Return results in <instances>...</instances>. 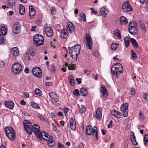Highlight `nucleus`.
<instances>
[{
    "label": "nucleus",
    "instance_id": "obj_34",
    "mask_svg": "<svg viewBox=\"0 0 148 148\" xmlns=\"http://www.w3.org/2000/svg\"><path fill=\"white\" fill-rule=\"evenodd\" d=\"M124 42L126 47L129 46V43L130 41L128 37L126 36L124 38Z\"/></svg>",
    "mask_w": 148,
    "mask_h": 148
},
{
    "label": "nucleus",
    "instance_id": "obj_25",
    "mask_svg": "<svg viewBox=\"0 0 148 148\" xmlns=\"http://www.w3.org/2000/svg\"><path fill=\"white\" fill-rule=\"evenodd\" d=\"M9 136H7V137L11 141L14 140L15 137V132L14 130H13L12 132L9 134Z\"/></svg>",
    "mask_w": 148,
    "mask_h": 148
},
{
    "label": "nucleus",
    "instance_id": "obj_36",
    "mask_svg": "<svg viewBox=\"0 0 148 148\" xmlns=\"http://www.w3.org/2000/svg\"><path fill=\"white\" fill-rule=\"evenodd\" d=\"M79 16L82 18H80L81 21H83L85 22L86 21V18L85 14L83 12H81L80 13Z\"/></svg>",
    "mask_w": 148,
    "mask_h": 148
},
{
    "label": "nucleus",
    "instance_id": "obj_27",
    "mask_svg": "<svg viewBox=\"0 0 148 148\" xmlns=\"http://www.w3.org/2000/svg\"><path fill=\"white\" fill-rule=\"evenodd\" d=\"M128 103H126L125 104H122L120 108L121 111H124L126 110H128Z\"/></svg>",
    "mask_w": 148,
    "mask_h": 148
},
{
    "label": "nucleus",
    "instance_id": "obj_50",
    "mask_svg": "<svg viewBox=\"0 0 148 148\" xmlns=\"http://www.w3.org/2000/svg\"><path fill=\"white\" fill-rule=\"evenodd\" d=\"M139 116L140 119L144 120L145 119V117L144 116L143 114H142V112L140 111L139 112Z\"/></svg>",
    "mask_w": 148,
    "mask_h": 148
},
{
    "label": "nucleus",
    "instance_id": "obj_33",
    "mask_svg": "<svg viewBox=\"0 0 148 148\" xmlns=\"http://www.w3.org/2000/svg\"><path fill=\"white\" fill-rule=\"evenodd\" d=\"M1 32L3 35H5L7 33V29L5 26H2L1 28Z\"/></svg>",
    "mask_w": 148,
    "mask_h": 148
},
{
    "label": "nucleus",
    "instance_id": "obj_64",
    "mask_svg": "<svg viewBox=\"0 0 148 148\" xmlns=\"http://www.w3.org/2000/svg\"><path fill=\"white\" fill-rule=\"evenodd\" d=\"M29 69L28 67H26L24 71L26 73H29Z\"/></svg>",
    "mask_w": 148,
    "mask_h": 148
},
{
    "label": "nucleus",
    "instance_id": "obj_10",
    "mask_svg": "<svg viewBox=\"0 0 148 148\" xmlns=\"http://www.w3.org/2000/svg\"><path fill=\"white\" fill-rule=\"evenodd\" d=\"M21 25L18 22H15L14 24L12 27L13 32L15 34L19 33L21 31Z\"/></svg>",
    "mask_w": 148,
    "mask_h": 148
},
{
    "label": "nucleus",
    "instance_id": "obj_38",
    "mask_svg": "<svg viewBox=\"0 0 148 148\" xmlns=\"http://www.w3.org/2000/svg\"><path fill=\"white\" fill-rule=\"evenodd\" d=\"M76 66L75 64H70L68 66V70H74L75 69Z\"/></svg>",
    "mask_w": 148,
    "mask_h": 148
},
{
    "label": "nucleus",
    "instance_id": "obj_13",
    "mask_svg": "<svg viewBox=\"0 0 148 148\" xmlns=\"http://www.w3.org/2000/svg\"><path fill=\"white\" fill-rule=\"evenodd\" d=\"M45 32L48 37H51L53 35V30L51 27H47L45 29Z\"/></svg>",
    "mask_w": 148,
    "mask_h": 148
},
{
    "label": "nucleus",
    "instance_id": "obj_6",
    "mask_svg": "<svg viewBox=\"0 0 148 148\" xmlns=\"http://www.w3.org/2000/svg\"><path fill=\"white\" fill-rule=\"evenodd\" d=\"M123 67H119L113 66L111 68V73L116 76L117 77H118V75L122 73L123 71Z\"/></svg>",
    "mask_w": 148,
    "mask_h": 148
},
{
    "label": "nucleus",
    "instance_id": "obj_37",
    "mask_svg": "<svg viewBox=\"0 0 148 148\" xmlns=\"http://www.w3.org/2000/svg\"><path fill=\"white\" fill-rule=\"evenodd\" d=\"M144 145L145 146H148V135L145 134L144 138Z\"/></svg>",
    "mask_w": 148,
    "mask_h": 148
},
{
    "label": "nucleus",
    "instance_id": "obj_9",
    "mask_svg": "<svg viewBox=\"0 0 148 148\" xmlns=\"http://www.w3.org/2000/svg\"><path fill=\"white\" fill-rule=\"evenodd\" d=\"M32 73L33 75L38 78H40L42 77V71L39 67L34 68L32 70Z\"/></svg>",
    "mask_w": 148,
    "mask_h": 148
},
{
    "label": "nucleus",
    "instance_id": "obj_20",
    "mask_svg": "<svg viewBox=\"0 0 148 148\" xmlns=\"http://www.w3.org/2000/svg\"><path fill=\"white\" fill-rule=\"evenodd\" d=\"M111 114L115 117L120 118L122 114L121 112L114 110L112 111Z\"/></svg>",
    "mask_w": 148,
    "mask_h": 148
},
{
    "label": "nucleus",
    "instance_id": "obj_16",
    "mask_svg": "<svg viewBox=\"0 0 148 148\" xmlns=\"http://www.w3.org/2000/svg\"><path fill=\"white\" fill-rule=\"evenodd\" d=\"M120 23L121 25H126L127 24L128 21L127 19L124 16H121L120 18Z\"/></svg>",
    "mask_w": 148,
    "mask_h": 148
},
{
    "label": "nucleus",
    "instance_id": "obj_47",
    "mask_svg": "<svg viewBox=\"0 0 148 148\" xmlns=\"http://www.w3.org/2000/svg\"><path fill=\"white\" fill-rule=\"evenodd\" d=\"M131 133H132V134L131 135L130 138L131 142H133V140H136V137L134 135V133L133 132H131Z\"/></svg>",
    "mask_w": 148,
    "mask_h": 148
},
{
    "label": "nucleus",
    "instance_id": "obj_23",
    "mask_svg": "<svg viewBox=\"0 0 148 148\" xmlns=\"http://www.w3.org/2000/svg\"><path fill=\"white\" fill-rule=\"evenodd\" d=\"M100 91L103 97L104 96L106 97V94L107 95L108 94L107 93V89L103 85H102L101 86Z\"/></svg>",
    "mask_w": 148,
    "mask_h": 148
},
{
    "label": "nucleus",
    "instance_id": "obj_56",
    "mask_svg": "<svg viewBox=\"0 0 148 148\" xmlns=\"http://www.w3.org/2000/svg\"><path fill=\"white\" fill-rule=\"evenodd\" d=\"M131 94L132 95H134L135 94V90L134 88H132L130 90Z\"/></svg>",
    "mask_w": 148,
    "mask_h": 148
},
{
    "label": "nucleus",
    "instance_id": "obj_4",
    "mask_svg": "<svg viewBox=\"0 0 148 148\" xmlns=\"http://www.w3.org/2000/svg\"><path fill=\"white\" fill-rule=\"evenodd\" d=\"M44 39L43 37L40 34H36L33 37V41L37 46L42 45L43 44Z\"/></svg>",
    "mask_w": 148,
    "mask_h": 148
},
{
    "label": "nucleus",
    "instance_id": "obj_41",
    "mask_svg": "<svg viewBox=\"0 0 148 148\" xmlns=\"http://www.w3.org/2000/svg\"><path fill=\"white\" fill-rule=\"evenodd\" d=\"M35 92L36 95L41 96L42 95V92L41 90L38 88H36L35 89Z\"/></svg>",
    "mask_w": 148,
    "mask_h": 148
},
{
    "label": "nucleus",
    "instance_id": "obj_8",
    "mask_svg": "<svg viewBox=\"0 0 148 148\" xmlns=\"http://www.w3.org/2000/svg\"><path fill=\"white\" fill-rule=\"evenodd\" d=\"M123 11L125 12H128L132 11V8L130 4L128 1H126L123 4L122 6Z\"/></svg>",
    "mask_w": 148,
    "mask_h": 148
},
{
    "label": "nucleus",
    "instance_id": "obj_26",
    "mask_svg": "<svg viewBox=\"0 0 148 148\" xmlns=\"http://www.w3.org/2000/svg\"><path fill=\"white\" fill-rule=\"evenodd\" d=\"M69 33L68 31L65 29H63L61 31V36L63 38H66V37L65 36H67Z\"/></svg>",
    "mask_w": 148,
    "mask_h": 148
},
{
    "label": "nucleus",
    "instance_id": "obj_21",
    "mask_svg": "<svg viewBox=\"0 0 148 148\" xmlns=\"http://www.w3.org/2000/svg\"><path fill=\"white\" fill-rule=\"evenodd\" d=\"M42 133V134H39V135H40V138L39 137H37L38 138L41 140L42 138L43 139L46 140H47V139H45L44 136H45V138H48V136H49L48 134L47 133H46L45 131H42L41 132H40V134Z\"/></svg>",
    "mask_w": 148,
    "mask_h": 148
},
{
    "label": "nucleus",
    "instance_id": "obj_54",
    "mask_svg": "<svg viewBox=\"0 0 148 148\" xmlns=\"http://www.w3.org/2000/svg\"><path fill=\"white\" fill-rule=\"evenodd\" d=\"M144 98L145 101H148V93H147L144 95Z\"/></svg>",
    "mask_w": 148,
    "mask_h": 148
},
{
    "label": "nucleus",
    "instance_id": "obj_46",
    "mask_svg": "<svg viewBox=\"0 0 148 148\" xmlns=\"http://www.w3.org/2000/svg\"><path fill=\"white\" fill-rule=\"evenodd\" d=\"M73 93L76 97H78L79 95V91L78 89H75L73 91Z\"/></svg>",
    "mask_w": 148,
    "mask_h": 148
},
{
    "label": "nucleus",
    "instance_id": "obj_24",
    "mask_svg": "<svg viewBox=\"0 0 148 148\" xmlns=\"http://www.w3.org/2000/svg\"><path fill=\"white\" fill-rule=\"evenodd\" d=\"M68 79L70 84L72 86H74L75 85L74 77L72 75H70L68 77Z\"/></svg>",
    "mask_w": 148,
    "mask_h": 148
},
{
    "label": "nucleus",
    "instance_id": "obj_49",
    "mask_svg": "<svg viewBox=\"0 0 148 148\" xmlns=\"http://www.w3.org/2000/svg\"><path fill=\"white\" fill-rule=\"evenodd\" d=\"M35 12H29V14L30 16V17L31 18H33V17L35 15Z\"/></svg>",
    "mask_w": 148,
    "mask_h": 148
},
{
    "label": "nucleus",
    "instance_id": "obj_32",
    "mask_svg": "<svg viewBox=\"0 0 148 148\" xmlns=\"http://www.w3.org/2000/svg\"><path fill=\"white\" fill-rule=\"evenodd\" d=\"M29 104L31 107L36 109L40 108V107L39 106L37 103H36L34 102H30Z\"/></svg>",
    "mask_w": 148,
    "mask_h": 148
},
{
    "label": "nucleus",
    "instance_id": "obj_39",
    "mask_svg": "<svg viewBox=\"0 0 148 148\" xmlns=\"http://www.w3.org/2000/svg\"><path fill=\"white\" fill-rule=\"evenodd\" d=\"M115 35L119 38H121L120 32L119 29H116L114 31Z\"/></svg>",
    "mask_w": 148,
    "mask_h": 148
},
{
    "label": "nucleus",
    "instance_id": "obj_22",
    "mask_svg": "<svg viewBox=\"0 0 148 148\" xmlns=\"http://www.w3.org/2000/svg\"><path fill=\"white\" fill-rule=\"evenodd\" d=\"M19 13L21 15L24 14L25 13V8L23 5L22 4L19 5Z\"/></svg>",
    "mask_w": 148,
    "mask_h": 148
},
{
    "label": "nucleus",
    "instance_id": "obj_55",
    "mask_svg": "<svg viewBox=\"0 0 148 148\" xmlns=\"http://www.w3.org/2000/svg\"><path fill=\"white\" fill-rule=\"evenodd\" d=\"M29 12H35V10L33 6L32 5L29 6Z\"/></svg>",
    "mask_w": 148,
    "mask_h": 148
},
{
    "label": "nucleus",
    "instance_id": "obj_14",
    "mask_svg": "<svg viewBox=\"0 0 148 148\" xmlns=\"http://www.w3.org/2000/svg\"><path fill=\"white\" fill-rule=\"evenodd\" d=\"M70 121L71 129L72 130H75L76 129V124L75 119L72 118Z\"/></svg>",
    "mask_w": 148,
    "mask_h": 148
},
{
    "label": "nucleus",
    "instance_id": "obj_7",
    "mask_svg": "<svg viewBox=\"0 0 148 148\" xmlns=\"http://www.w3.org/2000/svg\"><path fill=\"white\" fill-rule=\"evenodd\" d=\"M85 40H86L85 45L86 48L89 49H91L92 45V39L90 36L88 34H86Z\"/></svg>",
    "mask_w": 148,
    "mask_h": 148
},
{
    "label": "nucleus",
    "instance_id": "obj_29",
    "mask_svg": "<svg viewBox=\"0 0 148 148\" xmlns=\"http://www.w3.org/2000/svg\"><path fill=\"white\" fill-rule=\"evenodd\" d=\"M79 111L80 113L82 114H83L85 113L86 111V109L84 106L82 105L80 107L79 106Z\"/></svg>",
    "mask_w": 148,
    "mask_h": 148
},
{
    "label": "nucleus",
    "instance_id": "obj_5",
    "mask_svg": "<svg viewBox=\"0 0 148 148\" xmlns=\"http://www.w3.org/2000/svg\"><path fill=\"white\" fill-rule=\"evenodd\" d=\"M12 70L14 74H19L21 72L22 67L21 65L18 62L15 63L12 66Z\"/></svg>",
    "mask_w": 148,
    "mask_h": 148
},
{
    "label": "nucleus",
    "instance_id": "obj_57",
    "mask_svg": "<svg viewBox=\"0 0 148 148\" xmlns=\"http://www.w3.org/2000/svg\"><path fill=\"white\" fill-rule=\"evenodd\" d=\"M114 66H116L117 67H123L122 65L119 62L116 63L114 65Z\"/></svg>",
    "mask_w": 148,
    "mask_h": 148
},
{
    "label": "nucleus",
    "instance_id": "obj_12",
    "mask_svg": "<svg viewBox=\"0 0 148 148\" xmlns=\"http://www.w3.org/2000/svg\"><path fill=\"white\" fill-rule=\"evenodd\" d=\"M128 30L129 32L132 35H137L138 34L137 27H129Z\"/></svg>",
    "mask_w": 148,
    "mask_h": 148
},
{
    "label": "nucleus",
    "instance_id": "obj_63",
    "mask_svg": "<svg viewBox=\"0 0 148 148\" xmlns=\"http://www.w3.org/2000/svg\"><path fill=\"white\" fill-rule=\"evenodd\" d=\"M90 10L92 11V12L93 14H97V12L96 11H95V10L93 8H90Z\"/></svg>",
    "mask_w": 148,
    "mask_h": 148
},
{
    "label": "nucleus",
    "instance_id": "obj_18",
    "mask_svg": "<svg viewBox=\"0 0 148 148\" xmlns=\"http://www.w3.org/2000/svg\"><path fill=\"white\" fill-rule=\"evenodd\" d=\"M13 130H14L13 129L10 127H6L4 129V131L7 136H9V134L11 133Z\"/></svg>",
    "mask_w": 148,
    "mask_h": 148
},
{
    "label": "nucleus",
    "instance_id": "obj_52",
    "mask_svg": "<svg viewBox=\"0 0 148 148\" xmlns=\"http://www.w3.org/2000/svg\"><path fill=\"white\" fill-rule=\"evenodd\" d=\"M123 113V116L124 117H126L128 115V110H126L122 112Z\"/></svg>",
    "mask_w": 148,
    "mask_h": 148
},
{
    "label": "nucleus",
    "instance_id": "obj_44",
    "mask_svg": "<svg viewBox=\"0 0 148 148\" xmlns=\"http://www.w3.org/2000/svg\"><path fill=\"white\" fill-rule=\"evenodd\" d=\"M15 0H9L8 3L10 7H12L14 5L15 3Z\"/></svg>",
    "mask_w": 148,
    "mask_h": 148
},
{
    "label": "nucleus",
    "instance_id": "obj_51",
    "mask_svg": "<svg viewBox=\"0 0 148 148\" xmlns=\"http://www.w3.org/2000/svg\"><path fill=\"white\" fill-rule=\"evenodd\" d=\"M4 38L3 36L0 34V43H4Z\"/></svg>",
    "mask_w": 148,
    "mask_h": 148
},
{
    "label": "nucleus",
    "instance_id": "obj_58",
    "mask_svg": "<svg viewBox=\"0 0 148 148\" xmlns=\"http://www.w3.org/2000/svg\"><path fill=\"white\" fill-rule=\"evenodd\" d=\"M112 123L113 121L112 120H111L109 124L108 125V128H111L112 127Z\"/></svg>",
    "mask_w": 148,
    "mask_h": 148
},
{
    "label": "nucleus",
    "instance_id": "obj_28",
    "mask_svg": "<svg viewBox=\"0 0 148 148\" xmlns=\"http://www.w3.org/2000/svg\"><path fill=\"white\" fill-rule=\"evenodd\" d=\"M11 51L14 56H16L18 55L19 51L17 47H14L12 48Z\"/></svg>",
    "mask_w": 148,
    "mask_h": 148
},
{
    "label": "nucleus",
    "instance_id": "obj_60",
    "mask_svg": "<svg viewBox=\"0 0 148 148\" xmlns=\"http://www.w3.org/2000/svg\"><path fill=\"white\" fill-rule=\"evenodd\" d=\"M58 148H64V146L61 143L58 142Z\"/></svg>",
    "mask_w": 148,
    "mask_h": 148
},
{
    "label": "nucleus",
    "instance_id": "obj_3",
    "mask_svg": "<svg viewBox=\"0 0 148 148\" xmlns=\"http://www.w3.org/2000/svg\"><path fill=\"white\" fill-rule=\"evenodd\" d=\"M86 133L88 135H92L93 138L95 140L98 139L97 129L96 127L94 126L93 128L90 125H87L86 129Z\"/></svg>",
    "mask_w": 148,
    "mask_h": 148
},
{
    "label": "nucleus",
    "instance_id": "obj_61",
    "mask_svg": "<svg viewBox=\"0 0 148 148\" xmlns=\"http://www.w3.org/2000/svg\"><path fill=\"white\" fill-rule=\"evenodd\" d=\"M25 56L26 57V58H28V59L29 60H30L31 59V58L29 56V54L28 53H25Z\"/></svg>",
    "mask_w": 148,
    "mask_h": 148
},
{
    "label": "nucleus",
    "instance_id": "obj_30",
    "mask_svg": "<svg viewBox=\"0 0 148 148\" xmlns=\"http://www.w3.org/2000/svg\"><path fill=\"white\" fill-rule=\"evenodd\" d=\"M130 40L132 45L135 48H137L138 47V43L134 38H131Z\"/></svg>",
    "mask_w": 148,
    "mask_h": 148
},
{
    "label": "nucleus",
    "instance_id": "obj_35",
    "mask_svg": "<svg viewBox=\"0 0 148 148\" xmlns=\"http://www.w3.org/2000/svg\"><path fill=\"white\" fill-rule=\"evenodd\" d=\"M119 44L118 43H113L111 46V49L112 50H115L118 47Z\"/></svg>",
    "mask_w": 148,
    "mask_h": 148
},
{
    "label": "nucleus",
    "instance_id": "obj_11",
    "mask_svg": "<svg viewBox=\"0 0 148 148\" xmlns=\"http://www.w3.org/2000/svg\"><path fill=\"white\" fill-rule=\"evenodd\" d=\"M102 108H98L96 110V114L94 115L95 117L99 120L101 119L102 116Z\"/></svg>",
    "mask_w": 148,
    "mask_h": 148
},
{
    "label": "nucleus",
    "instance_id": "obj_15",
    "mask_svg": "<svg viewBox=\"0 0 148 148\" xmlns=\"http://www.w3.org/2000/svg\"><path fill=\"white\" fill-rule=\"evenodd\" d=\"M68 27H67L68 31L70 34H71L73 31H74V27L73 24L71 22H69L67 23Z\"/></svg>",
    "mask_w": 148,
    "mask_h": 148
},
{
    "label": "nucleus",
    "instance_id": "obj_62",
    "mask_svg": "<svg viewBox=\"0 0 148 148\" xmlns=\"http://www.w3.org/2000/svg\"><path fill=\"white\" fill-rule=\"evenodd\" d=\"M81 78H77L76 79V81L77 82L78 84H80L81 83Z\"/></svg>",
    "mask_w": 148,
    "mask_h": 148
},
{
    "label": "nucleus",
    "instance_id": "obj_31",
    "mask_svg": "<svg viewBox=\"0 0 148 148\" xmlns=\"http://www.w3.org/2000/svg\"><path fill=\"white\" fill-rule=\"evenodd\" d=\"M100 13L101 15L104 16H106L108 12L107 10L105 8L103 7L101 8Z\"/></svg>",
    "mask_w": 148,
    "mask_h": 148
},
{
    "label": "nucleus",
    "instance_id": "obj_43",
    "mask_svg": "<svg viewBox=\"0 0 148 148\" xmlns=\"http://www.w3.org/2000/svg\"><path fill=\"white\" fill-rule=\"evenodd\" d=\"M134 26H136V27H138L137 24L136 22L135 21H132L129 23V27H134Z\"/></svg>",
    "mask_w": 148,
    "mask_h": 148
},
{
    "label": "nucleus",
    "instance_id": "obj_1",
    "mask_svg": "<svg viewBox=\"0 0 148 148\" xmlns=\"http://www.w3.org/2000/svg\"><path fill=\"white\" fill-rule=\"evenodd\" d=\"M32 123L27 120L23 121L24 127L27 133L31 135L32 132L34 133L37 137L40 138V130L39 126L36 124H34L33 126L31 125Z\"/></svg>",
    "mask_w": 148,
    "mask_h": 148
},
{
    "label": "nucleus",
    "instance_id": "obj_2",
    "mask_svg": "<svg viewBox=\"0 0 148 148\" xmlns=\"http://www.w3.org/2000/svg\"><path fill=\"white\" fill-rule=\"evenodd\" d=\"M70 56L73 60L76 61L77 56L80 51L81 47L79 44H76L73 47H68Z\"/></svg>",
    "mask_w": 148,
    "mask_h": 148
},
{
    "label": "nucleus",
    "instance_id": "obj_59",
    "mask_svg": "<svg viewBox=\"0 0 148 148\" xmlns=\"http://www.w3.org/2000/svg\"><path fill=\"white\" fill-rule=\"evenodd\" d=\"M63 111L64 113L66 114L69 111V109L68 108L66 107L64 109Z\"/></svg>",
    "mask_w": 148,
    "mask_h": 148
},
{
    "label": "nucleus",
    "instance_id": "obj_42",
    "mask_svg": "<svg viewBox=\"0 0 148 148\" xmlns=\"http://www.w3.org/2000/svg\"><path fill=\"white\" fill-rule=\"evenodd\" d=\"M38 117L40 120L42 121H46L45 117L40 114H38L37 115Z\"/></svg>",
    "mask_w": 148,
    "mask_h": 148
},
{
    "label": "nucleus",
    "instance_id": "obj_48",
    "mask_svg": "<svg viewBox=\"0 0 148 148\" xmlns=\"http://www.w3.org/2000/svg\"><path fill=\"white\" fill-rule=\"evenodd\" d=\"M51 13L52 15L55 14L56 11V9L54 7H51Z\"/></svg>",
    "mask_w": 148,
    "mask_h": 148
},
{
    "label": "nucleus",
    "instance_id": "obj_40",
    "mask_svg": "<svg viewBox=\"0 0 148 148\" xmlns=\"http://www.w3.org/2000/svg\"><path fill=\"white\" fill-rule=\"evenodd\" d=\"M49 96L50 97L53 99H57V96L54 92H52L49 93Z\"/></svg>",
    "mask_w": 148,
    "mask_h": 148
},
{
    "label": "nucleus",
    "instance_id": "obj_19",
    "mask_svg": "<svg viewBox=\"0 0 148 148\" xmlns=\"http://www.w3.org/2000/svg\"><path fill=\"white\" fill-rule=\"evenodd\" d=\"M80 92L81 95L83 96H86L88 94L87 89L86 88L82 87L80 89Z\"/></svg>",
    "mask_w": 148,
    "mask_h": 148
},
{
    "label": "nucleus",
    "instance_id": "obj_53",
    "mask_svg": "<svg viewBox=\"0 0 148 148\" xmlns=\"http://www.w3.org/2000/svg\"><path fill=\"white\" fill-rule=\"evenodd\" d=\"M48 141L49 142V144L53 143V138L52 136H51L50 138L49 137V140H48Z\"/></svg>",
    "mask_w": 148,
    "mask_h": 148
},
{
    "label": "nucleus",
    "instance_id": "obj_17",
    "mask_svg": "<svg viewBox=\"0 0 148 148\" xmlns=\"http://www.w3.org/2000/svg\"><path fill=\"white\" fill-rule=\"evenodd\" d=\"M5 106L10 109H12L14 107V103L12 101H8L5 103Z\"/></svg>",
    "mask_w": 148,
    "mask_h": 148
},
{
    "label": "nucleus",
    "instance_id": "obj_45",
    "mask_svg": "<svg viewBox=\"0 0 148 148\" xmlns=\"http://www.w3.org/2000/svg\"><path fill=\"white\" fill-rule=\"evenodd\" d=\"M131 52L132 55V57L133 59L135 60L137 58L136 54L135 52L133 50H132Z\"/></svg>",
    "mask_w": 148,
    "mask_h": 148
}]
</instances>
